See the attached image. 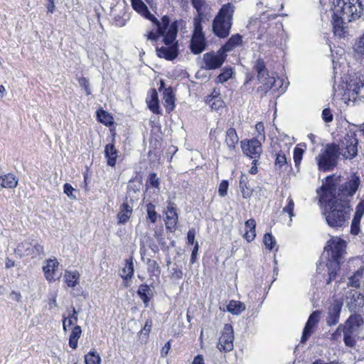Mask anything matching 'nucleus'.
Here are the masks:
<instances>
[{"mask_svg":"<svg viewBox=\"0 0 364 364\" xmlns=\"http://www.w3.org/2000/svg\"><path fill=\"white\" fill-rule=\"evenodd\" d=\"M177 33V22H171L169 18L164 16L153 28L144 33V37L156 47L158 57L172 60L178 54Z\"/></svg>","mask_w":364,"mask_h":364,"instance_id":"1","label":"nucleus"},{"mask_svg":"<svg viewBox=\"0 0 364 364\" xmlns=\"http://www.w3.org/2000/svg\"><path fill=\"white\" fill-rule=\"evenodd\" d=\"M333 177H327L326 182L318 191L319 202L324 203L326 223L332 228H340L348 223L352 211L350 204L339 201L336 198V183Z\"/></svg>","mask_w":364,"mask_h":364,"instance_id":"2","label":"nucleus"},{"mask_svg":"<svg viewBox=\"0 0 364 364\" xmlns=\"http://www.w3.org/2000/svg\"><path fill=\"white\" fill-rule=\"evenodd\" d=\"M332 11L334 33L341 36L346 23L360 18L363 6L360 0H333Z\"/></svg>","mask_w":364,"mask_h":364,"instance_id":"3","label":"nucleus"},{"mask_svg":"<svg viewBox=\"0 0 364 364\" xmlns=\"http://www.w3.org/2000/svg\"><path fill=\"white\" fill-rule=\"evenodd\" d=\"M346 242L338 237H331L327 242L325 251L331 257L326 264L328 271V284L336 277L337 272L339 269L340 260L346 253Z\"/></svg>","mask_w":364,"mask_h":364,"instance_id":"4","label":"nucleus"},{"mask_svg":"<svg viewBox=\"0 0 364 364\" xmlns=\"http://www.w3.org/2000/svg\"><path fill=\"white\" fill-rule=\"evenodd\" d=\"M235 10V7L232 3L223 5L215 16L212 24L213 32L215 36L224 38L229 35L232 25Z\"/></svg>","mask_w":364,"mask_h":364,"instance_id":"5","label":"nucleus"},{"mask_svg":"<svg viewBox=\"0 0 364 364\" xmlns=\"http://www.w3.org/2000/svg\"><path fill=\"white\" fill-rule=\"evenodd\" d=\"M330 177H333V182L336 183V191L334 192L336 193V198L343 203L346 200V203L350 204V198L356 193L360 184V177L353 173L341 184L338 183L340 176L333 175Z\"/></svg>","mask_w":364,"mask_h":364,"instance_id":"6","label":"nucleus"},{"mask_svg":"<svg viewBox=\"0 0 364 364\" xmlns=\"http://www.w3.org/2000/svg\"><path fill=\"white\" fill-rule=\"evenodd\" d=\"M338 155L336 144H326L316 157L318 170L322 171L332 170L337 165Z\"/></svg>","mask_w":364,"mask_h":364,"instance_id":"7","label":"nucleus"},{"mask_svg":"<svg viewBox=\"0 0 364 364\" xmlns=\"http://www.w3.org/2000/svg\"><path fill=\"white\" fill-rule=\"evenodd\" d=\"M202 18V16H196L193 18V31L190 48L191 52L195 55L201 53L207 45L201 26Z\"/></svg>","mask_w":364,"mask_h":364,"instance_id":"8","label":"nucleus"},{"mask_svg":"<svg viewBox=\"0 0 364 364\" xmlns=\"http://www.w3.org/2000/svg\"><path fill=\"white\" fill-rule=\"evenodd\" d=\"M358 140L354 132L349 131L337 145L338 152L346 159H351L358 153Z\"/></svg>","mask_w":364,"mask_h":364,"instance_id":"9","label":"nucleus"},{"mask_svg":"<svg viewBox=\"0 0 364 364\" xmlns=\"http://www.w3.org/2000/svg\"><path fill=\"white\" fill-rule=\"evenodd\" d=\"M129 187L127 200L120 205L119 210L117 215L118 224L127 223L132 215L134 207L132 193L136 194L134 198H136V200L139 199V195L140 193L139 189H132L131 186Z\"/></svg>","mask_w":364,"mask_h":364,"instance_id":"10","label":"nucleus"},{"mask_svg":"<svg viewBox=\"0 0 364 364\" xmlns=\"http://www.w3.org/2000/svg\"><path fill=\"white\" fill-rule=\"evenodd\" d=\"M15 252L20 257L31 256V257H36L43 252V247L37 241L27 238L17 245Z\"/></svg>","mask_w":364,"mask_h":364,"instance_id":"11","label":"nucleus"},{"mask_svg":"<svg viewBox=\"0 0 364 364\" xmlns=\"http://www.w3.org/2000/svg\"><path fill=\"white\" fill-rule=\"evenodd\" d=\"M234 333L230 324H225L221 332L217 345L220 352H230L233 349Z\"/></svg>","mask_w":364,"mask_h":364,"instance_id":"12","label":"nucleus"},{"mask_svg":"<svg viewBox=\"0 0 364 364\" xmlns=\"http://www.w3.org/2000/svg\"><path fill=\"white\" fill-rule=\"evenodd\" d=\"M363 326L364 320L363 317L359 314H352L343 324L338 326V330L361 333Z\"/></svg>","mask_w":364,"mask_h":364,"instance_id":"13","label":"nucleus"},{"mask_svg":"<svg viewBox=\"0 0 364 364\" xmlns=\"http://www.w3.org/2000/svg\"><path fill=\"white\" fill-rule=\"evenodd\" d=\"M262 141L259 139H252L247 142L241 141V147L243 153L248 157L254 159V162H257V159L259 157L262 153Z\"/></svg>","mask_w":364,"mask_h":364,"instance_id":"14","label":"nucleus"},{"mask_svg":"<svg viewBox=\"0 0 364 364\" xmlns=\"http://www.w3.org/2000/svg\"><path fill=\"white\" fill-rule=\"evenodd\" d=\"M345 302L350 311H355L357 306L364 303V292L357 289H348L346 293Z\"/></svg>","mask_w":364,"mask_h":364,"instance_id":"15","label":"nucleus"},{"mask_svg":"<svg viewBox=\"0 0 364 364\" xmlns=\"http://www.w3.org/2000/svg\"><path fill=\"white\" fill-rule=\"evenodd\" d=\"M225 55L221 49L217 53H207L203 55L205 68L209 70L216 69L224 63Z\"/></svg>","mask_w":364,"mask_h":364,"instance_id":"16","label":"nucleus"},{"mask_svg":"<svg viewBox=\"0 0 364 364\" xmlns=\"http://www.w3.org/2000/svg\"><path fill=\"white\" fill-rule=\"evenodd\" d=\"M257 79L262 84V85L257 88V92L261 97L265 95L268 91L272 89H274L275 90H278L279 86H277V82L281 83L282 82L279 78L277 80L274 76H269V74L268 75H264V77Z\"/></svg>","mask_w":364,"mask_h":364,"instance_id":"17","label":"nucleus"},{"mask_svg":"<svg viewBox=\"0 0 364 364\" xmlns=\"http://www.w3.org/2000/svg\"><path fill=\"white\" fill-rule=\"evenodd\" d=\"M347 90L358 97H364V74L351 79L347 85Z\"/></svg>","mask_w":364,"mask_h":364,"instance_id":"18","label":"nucleus"},{"mask_svg":"<svg viewBox=\"0 0 364 364\" xmlns=\"http://www.w3.org/2000/svg\"><path fill=\"white\" fill-rule=\"evenodd\" d=\"M166 227L168 230L173 232L176 230L178 223V215L176 207L173 203H169L165 212Z\"/></svg>","mask_w":364,"mask_h":364,"instance_id":"19","label":"nucleus"},{"mask_svg":"<svg viewBox=\"0 0 364 364\" xmlns=\"http://www.w3.org/2000/svg\"><path fill=\"white\" fill-rule=\"evenodd\" d=\"M319 318H320L319 311H314L310 315V316L306 323V326L304 328V331H303V333H302V336H301V341L302 343L306 342V340L310 337V336L311 335V333L313 332L314 327L318 323Z\"/></svg>","mask_w":364,"mask_h":364,"instance_id":"20","label":"nucleus"},{"mask_svg":"<svg viewBox=\"0 0 364 364\" xmlns=\"http://www.w3.org/2000/svg\"><path fill=\"white\" fill-rule=\"evenodd\" d=\"M343 302L335 300L328 309L327 323L329 326L335 325L338 322Z\"/></svg>","mask_w":364,"mask_h":364,"instance_id":"21","label":"nucleus"},{"mask_svg":"<svg viewBox=\"0 0 364 364\" xmlns=\"http://www.w3.org/2000/svg\"><path fill=\"white\" fill-rule=\"evenodd\" d=\"M58 266L59 262L56 259H49L46 261V264L43 267V271L48 282H51L55 280Z\"/></svg>","mask_w":364,"mask_h":364,"instance_id":"22","label":"nucleus"},{"mask_svg":"<svg viewBox=\"0 0 364 364\" xmlns=\"http://www.w3.org/2000/svg\"><path fill=\"white\" fill-rule=\"evenodd\" d=\"M132 6L138 14L154 22V26H156L159 21L150 13L148 7L142 0H132Z\"/></svg>","mask_w":364,"mask_h":364,"instance_id":"23","label":"nucleus"},{"mask_svg":"<svg viewBox=\"0 0 364 364\" xmlns=\"http://www.w3.org/2000/svg\"><path fill=\"white\" fill-rule=\"evenodd\" d=\"M164 105L167 112L170 113L175 107V100L171 87L165 88L163 92Z\"/></svg>","mask_w":364,"mask_h":364,"instance_id":"24","label":"nucleus"},{"mask_svg":"<svg viewBox=\"0 0 364 364\" xmlns=\"http://www.w3.org/2000/svg\"><path fill=\"white\" fill-rule=\"evenodd\" d=\"M239 141V137L235 129L230 128L226 131L225 144L228 148L232 151L235 149Z\"/></svg>","mask_w":364,"mask_h":364,"instance_id":"25","label":"nucleus"},{"mask_svg":"<svg viewBox=\"0 0 364 364\" xmlns=\"http://www.w3.org/2000/svg\"><path fill=\"white\" fill-rule=\"evenodd\" d=\"M146 101L150 110L156 114L160 113L158 94L155 89L149 92V95Z\"/></svg>","mask_w":364,"mask_h":364,"instance_id":"26","label":"nucleus"},{"mask_svg":"<svg viewBox=\"0 0 364 364\" xmlns=\"http://www.w3.org/2000/svg\"><path fill=\"white\" fill-rule=\"evenodd\" d=\"M256 222L254 219L247 220L245 223L244 237L247 242L254 240L256 236Z\"/></svg>","mask_w":364,"mask_h":364,"instance_id":"27","label":"nucleus"},{"mask_svg":"<svg viewBox=\"0 0 364 364\" xmlns=\"http://www.w3.org/2000/svg\"><path fill=\"white\" fill-rule=\"evenodd\" d=\"M105 155L107 160V164L114 166L118 156V151L112 144H107L105 148Z\"/></svg>","mask_w":364,"mask_h":364,"instance_id":"28","label":"nucleus"},{"mask_svg":"<svg viewBox=\"0 0 364 364\" xmlns=\"http://www.w3.org/2000/svg\"><path fill=\"white\" fill-rule=\"evenodd\" d=\"M343 342L346 346L351 348H355L358 341L361 338L360 333L346 331H343Z\"/></svg>","mask_w":364,"mask_h":364,"instance_id":"29","label":"nucleus"},{"mask_svg":"<svg viewBox=\"0 0 364 364\" xmlns=\"http://www.w3.org/2000/svg\"><path fill=\"white\" fill-rule=\"evenodd\" d=\"M242 36L239 34L232 35L228 42L220 48L225 53L234 49L242 43Z\"/></svg>","mask_w":364,"mask_h":364,"instance_id":"30","label":"nucleus"},{"mask_svg":"<svg viewBox=\"0 0 364 364\" xmlns=\"http://www.w3.org/2000/svg\"><path fill=\"white\" fill-rule=\"evenodd\" d=\"M246 309L245 304L240 301L231 300L227 306L228 312L233 315H240Z\"/></svg>","mask_w":364,"mask_h":364,"instance_id":"31","label":"nucleus"},{"mask_svg":"<svg viewBox=\"0 0 364 364\" xmlns=\"http://www.w3.org/2000/svg\"><path fill=\"white\" fill-rule=\"evenodd\" d=\"M363 282V269H360L357 270L353 275L348 278V286L353 287L355 289L360 287L361 283Z\"/></svg>","mask_w":364,"mask_h":364,"instance_id":"32","label":"nucleus"},{"mask_svg":"<svg viewBox=\"0 0 364 364\" xmlns=\"http://www.w3.org/2000/svg\"><path fill=\"white\" fill-rule=\"evenodd\" d=\"M65 281L69 287H75L80 279V274L77 271H65L64 275Z\"/></svg>","mask_w":364,"mask_h":364,"instance_id":"33","label":"nucleus"},{"mask_svg":"<svg viewBox=\"0 0 364 364\" xmlns=\"http://www.w3.org/2000/svg\"><path fill=\"white\" fill-rule=\"evenodd\" d=\"M82 334V329L80 326H75L71 331L69 337V346L73 349H76L77 347L78 339Z\"/></svg>","mask_w":364,"mask_h":364,"instance_id":"34","label":"nucleus"},{"mask_svg":"<svg viewBox=\"0 0 364 364\" xmlns=\"http://www.w3.org/2000/svg\"><path fill=\"white\" fill-rule=\"evenodd\" d=\"M18 184V180L13 174H6L0 178V186L7 188H16Z\"/></svg>","mask_w":364,"mask_h":364,"instance_id":"35","label":"nucleus"},{"mask_svg":"<svg viewBox=\"0 0 364 364\" xmlns=\"http://www.w3.org/2000/svg\"><path fill=\"white\" fill-rule=\"evenodd\" d=\"M240 188L244 198H249L252 194V189L248 185L247 177L242 174L240 178Z\"/></svg>","mask_w":364,"mask_h":364,"instance_id":"36","label":"nucleus"},{"mask_svg":"<svg viewBox=\"0 0 364 364\" xmlns=\"http://www.w3.org/2000/svg\"><path fill=\"white\" fill-rule=\"evenodd\" d=\"M134 274V264L132 258H129L126 260V263L123 269H122L121 277L124 279H131Z\"/></svg>","mask_w":364,"mask_h":364,"instance_id":"37","label":"nucleus"},{"mask_svg":"<svg viewBox=\"0 0 364 364\" xmlns=\"http://www.w3.org/2000/svg\"><path fill=\"white\" fill-rule=\"evenodd\" d=\"M98 120L106 126L111 125L113 123L112 117L107 112L100 109L97 112Z\"/></svg>","mask_w":364,"mask_h":364,"instance_id":"38","label":"nucleus"},{"mask_svg":"<svg viewBox=\"0 0 364 364\" xmlns=\"http://www.w3.org/2000/svg\"><path fill=\"white\" fill-rule=\"evenodd\" d=\"M85 364H100L101 363V358H100V355L95 350L90 351L85 356Z\"/></svg>","mask_w":364,"mask_h":364,"instance_id":"39","label":"nucleus"},{"mask_svg":"<svg viewBox=\"0 0 364 364\" xmlns=\"http://www.w3.org/2000/svg\"><path fill=\"white\" fill-rule=\"evenodd\" d=\"M255 70L257 73V78L263 77L264 75H268V72L266 69L264 62L262 59H258L254 66Z\"/></svg>","mask_w":364,"mask_h":364,"instance_id":"40","label":"nucleus"},{"mask_svg":"<svg viewBox=\"0 0 364 364\" xmlns=\"http://www.w3.org/2000/svg\"><path fill=\"white\" fill-rule=\"evenodd\" d=\"M207 102L210 105L212 110H215L217 112L223 109L225 107V103L223 101L221 97L215 98V99H213L212 100H207Z\"/></svg>","mask_w":364,"mask_h":364,"instance_id":"41","label":"nucleus"},{"mask_svg":"<svg viewBox=\"0 0 364 364\" xmlns=\"http://www.w3.org/2000/svg\"><path fill=\"white\" fill-rule=\"evenodd\" d=\"M294 202L291 196H289L287 199V205L283 208V212L289 214L290 222L292 218L294 216Z\"/></svg>","mask_w":364,"mask_h":364,"instance_id":"42","label":"nucleus"},{"mask_svg":"<svg viewBox=\"0 0 364 364\" xmlns=\"http://www.w3.org/2000/svg\"><path fill=\"white\" fill-rule=\"evenodd\" d=\"M149 291L150 289L149 286L146 284L141 285L138 289V294L146 305H147L149 302L148 294Z\"/></svg>","mask_w":364,"mask_h":364,"instance_id":"43","label":"nucleus"},{"mask_svg":"<svg viewBox=\"0 0 364 364\" xmlns=\"http://www.w3.org/2000/svg\"><path fill=\"white\" fill-rule=\"evenodd\" d=\"M147 218L151 220V223H154L157 220L158 214L155 211V206L152 203H149L146 205Z\"/></svg>","mask_w":364,"mask_h":364,"instance_id":"44","label":"nucleus"},{"mask_svg":"<svg viewBox=\"0 0 364 364\" xmlns=\"http://www.w3.org/2000/svg\"><path fill=\"white\" fill-rule=\"evenodd\" d=\"M255 129L257 134L255 135V139H259V141H264L265 140L264 127L262 122H258L255 125Z\"/></svg>","mask_w":364,"mask_h":364,"instance_id":"45","label":"nucleus"},{"mask_svg":"<svg viewBox=\"0 0 364 364\" xmlns=\"http://www.w3.org/2000/svg\"><path fill=\"white\" fill-rule=\"evenodd\" d=\"M63 318H67V323L69 326L76 323L78 320V314L75 310V307H72L71 314H68V316L67 317L63 316Z\"/></svg>","mask_w":364,"mask_h":364,"instance_id":"46","label":"nucleus"},{"mask_svg":"<svg viewBox=\"0 0 364 364\" xmlns=\"http://www.w3.org/2000/svg\"><path fill=\"white\" fill-rule=\"evenodd\" d=\"M355 50L364 58V33L355 43Z\"/></svg>","mask_w":364,"mask_h":364,"instance_id":"47","label":"nucleus"},{"mask_svg":"<svg viewBox=\"0 0 364 364\" xmlns=\"http://www.w3.org/2000/svg\"><path fill=\"white\" fill-rule=\"evenodd\" d=\"M232 75V68H225L223 71L218 75V81L221 83H223L228 80Z\"/></svg>","mask_w":364,"mask_h":364,"instance_id":"48","label":"nucleus"},{"mask_svg":"<svg viewBox=\"0 0 364 364\" xmlns=\"http://www.w3.org/2000/svg\"><path fill=\"white\" fill-rule=\"evenodd\" d=\"M287 164V158L284 153L280 152L277 154L275 159V167L277 168H282Z\"/></svg>","mask_w":364,"mask_h":364,"instance_id":"49","label":"nucleus"},{"mask_svg":"<svg viewBox=\"0 0 364 364\" xmlns=\"http://www.w3.org/2000/svg\"><path fill=\"white\" fill-rule=\"evenodd\" d=\"M63 191L69 198H70V199L76 198L75 193L77 192V191L70 184L65 183L63 186Z\"/></svg>","mask_w":364,"mask_h":364,"instance_id":"50","label":"nucleus"},{"mask_svg":"<svg viewBox=\"0 0 364 364\" xmlns=\"http://www.w3.org/2000/svg\"><path fill=\"white\" fill-rule=\"evenodd\" d=\"M360 220H361L360 218L353 217L352 222H351V227H350V232L353 235H356L360 232Z\"/></svg>","mask_w":364,"mask_h":364,"instance_id":"51","label":"nucleus"},{"mask_svg":"<svg viewBox=\"0 0 364 364\" xmlns=\"http://www.w3.org/2000/svg\"><path fill=\"white\" fill-rule=\"evenodd\" d=\"M304 150L300 147H295L294 150V161L296 166H298L303 157Z\"/></svg>","mask_w":364,"mask_h":364,"instance_id":"52","label":"nucleus"},{"mask_svg":"<svg viewBox=\"0 0 364 364\" xmlns=\"http://www.w3.org/2000/svg\"><path fill=\"white\" fill-rule=\"evenodd\" d=\"M264 243L266 247H267L269 250H272L274 247L276 242L271 234L267 233L264 236Z\"/></svg>","mask_w":364,"mask_h":364,"instance_id":"53","label":"nucleus"},{"mask_svg":"<svg viewBox=\"0 0 364 364\" xmlns=\"http://www.w3.org/2000/svg\"><path fill=\"white\" fill-rule=\"evenodd\" d=\"M193 7L196 9L197 16H202V9L205 5V0H191Z\"/></svg>","mask_w":364,"mask_h":364,"instance_id":"54","label":"nucleus"},{"mask_svg":"<svg viewBox=\"0 0 364 364\" xmlns=\"http://www.w3.org/2000/svg\"><path fill=\"white\" fill-rule=\"evenodd\" d=\"M228 190V183L227 181L223 180L220 182L218 188V193L220 196L224 197L227 195Z\"/></svg>","mask_w":364,"mask_h":364,"instance_id":"55","label":"nucleus"},{"mask_svg":"<svg viewBox=\"0 0 364 364\" xmlns=\"http://www.w3.org/2000/svg\"><path fill=\"white\" fill-rule=\"evenodd\" d=\"M79 84L81 87H82L85 92H86V94L87 95H90L91 94V91H90V89L89 87V82H88V80L85 77H81L79 79Z\"/></svg>","mask_w":364,"mask_h":364,"instance_id":"56","label":"nucleus"},{"mask_svg":"<svg viewBox=\"0 0 364 364\" xmlns=\"http://www.w3.org/2000/svg\"><path fill=\"white\" fill-rule=\"evenodd\" d=\"M149 183L151 187L158 188L159 186V180L156 173H151L149 178Z\"/></svg>","mask_w":364,"mask_h":364,"instance_id":"57","label":"nucleus"},{"mask_svg":"<svg viewBox=\"0 0 364 364\" xmlns=\"http://www.w3.org/2000/svg\"><path fill=\"white\" fill-rule=\"evenodd\" d=\"M322 118L326 122H330L333 120V117L330 109L326 108L323 110Z\"/></svg>","mask_w":364,"mask_h":364,"instance_id":"58","label":"nucleus"},{"mask_svg":"<svg viewBox=\"0 0 364 364\" xmlns=\"http://www.w3.org/2000/svg\"><path fill=\"white\" fill-rule=\"evenodd\" d=\"M364 213V201L360 202L356 207L354 217L362 218Z\"/></svg>","mask_w":364,"mask_h":364,"instance_id":"59","label":"nucleus"},{"mask_svg":"<svg viewBox=\"0 0 364 364\" xmlns=\"http://www.w3.org/2000/svg\"><path fill=\"white\" fill-rule=\"evenodd\" d=\"M152 327V321L147 320L144 324V328L141 330V334L148 336Z\"/></svg>","mask_w":364,"mask_h":364,"instance_id":"60","label":"nucleus"},{"mask_svg":"<svg viewBox=\"0 0 364 364\" xmlns=\"http://www.w3.org/2000/svg\"><path fill=\"white\" fill-rule=\"evenodd\" d=\"M196 230L195 229H191L188 230L187 234V241L188 244L193 245L195 243Z\"/></svg>","mask_w":364,"mask_h":364,"instance_id":"61","label":"nucleus"},{"mask_svg":"<svg viewBox=\"0 0 364 364\" xmlns=\"http://www.w3.org/2000/svg\"><path fill=\"white\" fill-rule=\"evenodd\" d=\"M198 252V242H196L195 243L193 250H192V252H191V264H193L196 262Z\"/></svg>","mask_w":364,"mask_h":364,"instance_id":"62","label":"nucleus"},{"mask_svg":"<svg viewBox=\"0 0 364 364\" xmlns=\"http://www.w3.org/2000/svg\"><path fill=\"white\" fill-rule=\"evenodd\" d=\"M170 348H171V345H170V343L168 342L164 345V346L161 349V356L162 357L166 356L168 353Z\"/></svg>","mask_w":364,"mask_h":364,"instance_id":"63","label":"nucleus"},{"mask_svg":"<svg viewBox=\"0 0 364 364\" xmlns=\"http://www.w3.org/2000/svg\"><path fill=\"white\" fill-rule=\"evenodd\" d=\"M192 364H205L203 355H198L197 356H196L193 359Z\"/></svg>","mask_w":364,"mask_h":364,"instance_id":"64","label":"nucleus"}]
</instances>
